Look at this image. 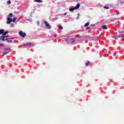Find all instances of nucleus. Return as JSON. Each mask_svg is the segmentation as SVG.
Instances as JSON below:
<instances>
[{
  "mask_svg": "<svg viewBox=\"0 0 124 124\" xmlns=\"http://www.w3.org/2000/svg\"><path fill=\"white\" fill-rule=\"evenodd\" d=\"M8 37V35L7 36H0V40H2V41H5V40H10V39H15V38H16V37H13L11 38H6ZM6 38V39H5Z\"/></svg>",
  "mask_w": 124,
  "mask_h": 124,
  "instance_id": "1",
  "label": "nucleus"
},
{
  "mask_svg": "<svg viewBox=\"0 0 124 124\" xmlns=\"http://www.w3.org/2000/svg\"><path fill=\"white\" fill-rule=\"evenodd\" d=\"M45 24L46 29H48V30H51V29H52V27H51L50 24L46 21H45Z\"/></svg>",
  "mask_w": 124,
  "mask_h": 124,
  "instance_id": "2",
  "label": "nucleus"
},
{
  "mask_svg": "<svg viewBox=\"0 0 124 124\" xmlns=\"http://www.w3.org/2000/svg\"><path fill=\"white\" fill-rule=\"evenodd\" d=\"M18 34L20 35V36H22V37H26L27 34L24 32H19Z\"/></svg>",
  "mask_w": 124,
  "mask_h": 124,
  "instance_id": "3",
  "label": "nucleus"
},
{
  "mask_svg": "<svg viewBox=\"0 0 124 124\" xmlns=\"http://www.w3.org/2000/svg\"><path fill=\"white\" fill-rule=\"evenodd\" d=\"M23 46H26L27 48H30L31 47V44L28 43V44H23Z\"/></svg>",
  "mask_w": 124,
  "mask_h": 124,
  "instance_id": "4",
  "label": "nucleus"
},
{
  "mask_svg": "<svg viewBox=\"0 0 124 124\" xmlns=\"http://www.w3.org/2000/svg\"><path fill=\"white\" fill-rule=\"evenodd\" d=\"M12 22V19L10 17H8L7 18V21L6 22L7 24H9Z\"/></svg>",
  "mask_w": 124,
  "mask_h": 124,
  "instance_id": "5",
  "label": "nucleus"
},
{
  "mask_svg": "<svg viewBox=\"0 0 124 124\" xmlns=\"http://www.w3.org/2000/svg\"><path fill=\"white\" fill-rule=\"evenodd\" d=\"M112 37V38H114L115 39L117 38H121V36L120 35H115V36H111Z\"/></svg>",
  "mask_w": 124,
  "mask_h": 124,
  "instance_id": "6",
  "label": "nucleus"
},
{
  "mask_svg": "<svg viewBox=\"0 0 124 124\" xmlns=\"http://www.w3.org/2000/svg\"><path fill=\"white\" fill-rule=\"evenodd\" d=\"M102 29H103V30H108V28H107V26L106 25H103L102 26H101Z\"/></svg>",
  "mask_w": 124,
  "mask_h": 124,
  "instance_id": "7",
  "label": "nucleus"
},
{
  "mask_svg": "<svg viewBox=\"0 0 124 124\" xmlns=\"http://www.w3.org/2000/svg\"><path fill=\"white\" fill-rule=\"evenodd\" d=\"M79 7H80V4L78 3L77 5L75 7V9H78V8H79Z\"/></svg>",
  "mask_w": 124,
  "mask_h": 124,
  "instance_id": "8",
  "label": "nucleus"
},
{
  "mask_svg": "<svg viewBox=\"0 0 124 124\" xmlns=\"http://www.w3.org/2000/svg\"><path fill=\"white\" fill-rule=\"evenodd\" d=\"M9 32L8 31H6V32H3V33L2 34V36H4V35H6V34H7V33H9Z\"/></svg>",
  "mask_w": 124,
  "mask_h": 124,
  "instance_id": "9",
  "label": "nucleus"
},
{
  "mask_svg": "<svg viewBox=\"0 0 124 124\" xmlns=\"http://www.w3.org/2000/svg\"><path fill=\"white\" fill-rule=\"evenodd\" d=\"M75 7H73V8H70L69 9V11L70 12H72V11H74V10H75Z\"/></svg>",
  "mask_w": 124,
  "mask_h": 124,
  "instance_id": "10",
  "label": "nucleus"
},
{
  "mask_svg": "<svg viewBox=\"0 0 124 124\" xmlns=\"http://www.w3.org/2000/svg\"><path fill=\"white\" fill-rule=\"evenodd\" d=\"M3 32H4V30H3V29L0 30V35L3 34Z\"/></svg>",
  "mask_w": 124,
  "mask_h": 124,
  "instance_id": "11",
  "label": "nucleus"
},
{
  "mask_svg": "<svg viewBox=\"0 0 124 124\" xmlns=\"http://www.w3.org/2000/svg\"><path fill=\"white\" fill-rule=\"evenodd\" d=\"M8 52H3L2 54V56L3 57V56H5V55H7V54H8Z\"/></svg>",
  "mask_w": 124,
  "mask_h": 124,
  "instance_id": "12",
  "label": "nucleus"
},
{
  "mask_svg": "<svg viewBox=\"0 0 124 124\" xmlns=\"http://www.w3.org/2000/svg\"><path fill=\"white\" fill-rule=\"evenodd\" d=\"M89 25H90V22L88 21L87 23H86L84 25L85 28H86V27H88V26H89Z\"/></svg>",
  "mask_w": 124,
  "mask_h": 124,
  "instance_id": "13",
  "label": "nucleus"
},
{
  "mask_svg": "<svg viewBox=\"0 0 124 124\" xmlns=\"http://www.w3.org/2000/svg\"><path fill=\"white\" fill-rule=\"evenodd\" d=\"M16 20H17V18L16 17H14L13 18L12 22H13V23H14L15 22V21H16Z\"/></svg>",
  "mask_w": 124,
  "mask_h": 124,
  "instance_id": "14",
  "label": "nucleus"
},
{
  "mask_svg": "<svg viewBox=\"0 0 124 124\" xmlns=\"http://www.w3.org/2000/svg\"><path fill=\"white\" fill-rule=\"evenodd\" d=\"M35 1H36V2H43V1L42 0H35Z\"/></svg>",
  "mask_w": 124,
  "mask_h": 124,
  "instance_id": "15",
  "label": "nucleus"
},
{
  "mask_svg": "<svg viewBox=\"0 0 124 124\" xmlns=\"http://www.w3.org/2000/svg\"><path fill=\"white\" fill-rule=\"evenodd\" d=\"M5 50H6L7 51H8V52L9 53V52L11 51V49L10 48H5Z\"/></svg>",
  "mask_w": 124,
  "mask_h": 124,
  "instance_id": "16",
  "label": "nucleus"
},
{
  "mask_svg": "<svg viewBox=\"0 0 124 124\" xmlns=\"http://www.w3.org/2000/svg\"><path fill=\"white\" fill-rule=\"evenodd\" d=\"M7 42H8V43H12V40H11V39L7 40Z\"/></svg>",
  "mask_w": 124,
  "mask_h": 124,
  "instance_id": "17",
  "label": "nucleus"
},
{
  "mask_svg": "<svg viewBox=\"0 0 124 124\" xmlns=\"http://www.w3.org/2000/svg\"><path fill=\"white\" fill-rule=\"evenodd\" d=\"M59 29H60V30H63V28L62 26H59Z\"/></svg>",
  "mask_w": 124,
  "mask_h": 124,
  "instance_id": "18",
  "label": "nucleus"
},
{
  "mask_svg": "<svg viewBox=\"0 0 124 124\" xmlns=\"http://www.w3.org/2000/svg\"><path fill=\"white\" fill-rule=\"evenodd\" d=\"M9 16H10L11 17H13V14L11 13L9 15Z\"/></svg>",
  "mask_w": 124,
  "mask_h": 124,
  "instance_id": "19",
  "label": "nucleus"
},
{
  "mask_svg": "<svg viewBox=\"0 0 124 124\" xmlns=\"http://www.w3.org/2000/svg\"><path fill=\"white\" fill-rule=\"evenodd\" d=\"M11 3V1H10V0H9L8 1V4H10Z\"/></svg>",
  "mask_w": 124,
  "mask_h": 124,
  "instance_id": "20",
  "label": "nucleus"
},
{
  "mask_svg": "<svg viewBox=\"0 0 124 124\" xmlns=\"http://www.w3.org/2000/svg\"><path fill=\"white\" fill-rule=\"evenodd\" d=\"M104 8H105L106 9H109V7H108L106 6H104Z\"/></svg>",
  "mask_w": 124,
  "mask_h": 124,
  "instance_id": "21",
  "label": "nucleus"
},
{
  "mask_svg": "<svg viewBox=\"0 0 124 124\" xmlns=\"http://www.w3.org/2000/svg\"><path fill=\"white\" fill-rule=\"evenodd\" d=\"M82 37H83V38H86L88 37V36H83Z\"/></svg>",
  "mask_w": 124,
  "mask_h": 124,
  "instance_id": "22",
  "label": "nucleus"
},
{
  "mask_svg": "<svg viewBox=\"0 0 124 124\" xmlns=\"http://www.w3.org/2000/svg\"><path fill=\"white\" fill-rule=\"evenodd\" d=\"M79 15L78 14V16L76 18L77 20H78L79 19Z\"/></svg>",
  "mask_w": 124,
  "mask_h": 124,
  "instance_id": "23",
  "label": "nucleus"
},
{
  "mask_svg": "<svg viewBox=\"0 0 124 124\" xmlns=\"http://www.w3.org/2000/svg\"><path fill=\"white\" fill-rule=\"evenodd\" d=\"M90 26L91 27H93V26H94V24H91Z\"/></svg>",
  "mask_w": 124,
  "mask_h": 124,
  "instance_id": "24",
  "label": "nucleus"
},
{
  "mask_svg": "<svg viewBox=\"0 0 124 124\" xmlns=\"http://www.w3.org/2000/svg\"><path fill=\"white\" fill-rule=\"evenodd\" d=\"M0 46H4V45H3V44H0Z\"/></svg>",
  "mask_w": 124,
  "mask_h": 124,
  "instance_id": "25",
  "label": "nucleus"
},
{
  "mask_svg": "<svg viewBox=\"0 0 124 124\" xmlns=\"http://www.w3.org/2000/svg\"><path fill=\"white\" fill-rule=\"evenodd\" d=\"M90 29V27H87L86 30H89Z\"/></svg>",
  "mask_w": 124,
  "mask_h": 124,
  "instance_id": "26",
  "label": "nucleus"
},
{
  "mask_svg": "<svg viewBox=\"0 0 124 124\" xmlns=\"http://www.w3.org/2000/svg\"><path fill=\"white\" fill-rule=\"evenodd\" d=\"M85 65H86L87 66H88V63H85Z\"/></svg>",
  "mask_w": 124,
  "mask_h": 124,
  "instance_id": "27",
  "label": "nucleus"
},
{
  "mask_svg": "<svg viewBox=\"0 0 124 124\" xmlns=\"http://www.w3.org/2000/svg\"><path fill=\"white\" fill-rule=\"evenodd\" d=\"M64 16L66 15V13H64Z\"/></svg>",
  "mask_w": 124,
  "mask_h": 124,
  "instance_id": "28",
  "label": "nucleus"
},
{
  "mask_svg": "<svg viewBox=\"0 0 124 124\" xmlns=\"http://www.w3.org/2000/svg\"><path fill=\"white\" fill-rule=\"evenodd\" d=\"M111 20H115V18H112L111 19Z\"/></svg>",
  "mask_w": 124,
  "mask_h": 124,
  "instance_id": "29",
  "label": "nucleus"
},
{
  "mask_svg": "<svg viewBox=\"0 0 124 124\" xmlns=\"http://www.w3.org/2000/svg\"><path fill=\"white\" fill-rule=\"evenodd\" d=\"M122 33H124V31H122Z\"/></svg>",
  "mask_w": 124,
  "mask_h": 124,
  "instance_id": "30",
  "label": "nucleus"
}]
</instances>
